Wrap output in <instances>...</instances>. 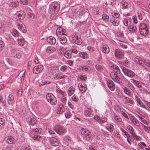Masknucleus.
Wrapping results in <instances>:
<instances>
[{
	"label": "nucleus",
	"instance_id": "obj_1",
	"mask_svg": "<svg viewBox=\"0 0 150 150\" xmlns=\"http://www.w3.org/2000/svg\"><path fill=\"white\" fill-rule=\"evenodd\" d=\"M60 9V4L57 2H54L51 4L49 8L50 13L54 16H55L59 11Z\"/></svg>",
	"mask_w": 150,
	"mask_h": 150
},
{
	"label": "nucleus",
	"instance_id": "obj_2",
	"mask_svg": "<svg viewBox=\"0 0 150 150\" xmlns=\"http://www.w3.org/2000/svg\"><path fill=\"white\" fill-rule=\"evenodd\" d=\"M139 31L140 34L145 36L149 33L148 27L146 24L144 23H140L139 26Z\"/></svg>",
	"mask_w": 150,
	"mask_h": 150
},
{
	"label": "nucleus",
	"instance_id": "obj_3",
	"mask_svg": "<svg viewBox=\"0 0 150 150\" xmlns=\"http://www.w3.org/2000/svg\"><path fill=\"white\" fill-rule=\"evenodd\" d=\"M54 130L56 133L60 135L64 134L67 132L65 128L58 125H56L54 126Z\"/></svg>",
	"mask_w": 150,
	"mask_h": 150
},
{
	"label": "nucleus",
	"instance_id": "obj_4",
	"mask_svg": "<svg viewBox=\"0 0 150 150\" xmlns=\"http://www.w3.org/2000/svg\"><path fill=\"white\" fill-rule=\"evenodd\" d=\"M47 100L52 105H54L57 103L56 98L52 93H48L46 96Z\"/></svg>",
	"mask_w": 150,
	"mask_h": 150
},
{
	"label": "nucleus",
	"instance_id": "obj_5",
	"mask_svg": "<svg viewBox=\"0 0 150 150\" xmlns=\"http://www.w3.org/2000/svg\"><path fill=\"white\" fill-rule=\"evenodd\" d=\"M121 69L124 73L128 77L132 78L134 76L135 73L131 70L124 67H122Z\"/></svg>",
	"mask_w": 150,
	"mask_h": 150
},
{
	"label": "nucleus",
	"instance_id": "obj_6",
	"mask_svg": "<svg viewBox=\"0 0 150 150\" xmlns=\"http://www.w3.org/2000/svg\"><path fill=\"white\" fill-rule=\"evenodd\" d=\"M16 25L18 29L23 33L26 32V28L22 22L19 20H18L16 21Z\"/></svg>",
	"mask_w": 150,
	"mask_h": 150
},
{
	"label": "nucleus",
	"instance_id": "obj_7",
	"mask_svg": "<svg viewBox=\"0 0 150 150\" xmlns=\"http://www.w3.org/2000/svg\"><path fill=\"white\" fill-rule=\"evenodd\" d=\"M16 25L18 29L23 33L26 32V28L22 22L19 20H18L16 21Z\"/></svg>",
	"mask_w": 150,
	"mask_h": 150
},
{
	"label": "nucleus",
	"instance_id": "obj_8",
	"mask_svg": "<svg viewBox=\"0 0 150 150\" xmlns=\"http://www.w3.org/2000/svg\"><path fill=\"white\" fill-rule=\"evenodd\" d=\"M16 25L18 29L23 33L26 32V28L22 22L19 20H18L16 21Z\"/></svg>",
	"mask_w": 150,
	"mask_h": 150
},
{
	"label": "nucleus",
	"instance_id": "obj_9",
	"mask_svg": "<svg viewBox=\"0 0 150 150\" xmlns=\"http://www.w3.org/2000/svg\"><path fill=\"white\" fill-rule=\"evenodd\" d=\"M81 134L83 135L85 137H88V140L89 141L90 140L91 136V133L89 131L86 129L82 128L81 129Z\"/></svg>",
	"mask_w": 150,
	"mask_h": 150
},
{
	"label": "nucleus",
	"instance_id": "obj_10",
	"mask_svg": "<svg viewBox=\"0 0 150 150\" xmlns=\"http://www.w3.org/2000/svg\"><path fill=\"white\" fill-rule=\"evenodd\" d=\"M115 57L117 58L121 59L123 57L124 52L122 50L119 49H115Z\"/></svg>",
	"mask_w": 150,
	"mask_h": 150
},
{
	"label": "nucleus",
	"instance_id": "obj_11",
	"mask_svg": "<svg viewBox=\"0 0 150 150\" xmlns=\"http://www.w3.org/2000/svg\"><path fill=\"white\" fill-rule=\"evenodd\" d=\"M7 101L9 107H11L14 104V97L11 94H10L7 99Z\"/></svg>",
	"mask_w": 150,
	"mask_h": 150
},
{
	"label": "nucleus",
	"instance_id": "obj_12",
	"mask_svg": "<svg viewBox=\"0 0 150 150\" xmlns=\"http://www.w3.org/2000/svg\"><path fill=\"white\" fill-rule=\"evenodd\" d=\"M107 84L108 88L112 91H113L115 88V84L113 81L111 80L108 79L107 81Z\"/></svg>",
	"mask_w": 150,
	"mask_h": 150
},
{
	"label": "nucleus",
	"instance_id": "obj_13",
	"mask_svg": "<svg viewBox=\"0 0 150 150\" xmlns=\"http://www.w3.org/2000/svg\"><path fill=\"white\" fill-rule=\"evenodd\" d=\"M56 34L57 37L62 35H66L67 34L65 30L61 27L57 28L56 30Z\"/></svg>",
	"mask_w": 150,
	"mask_h": 150
},
{
	"label": "nucleus",
	"instance_id": "obj_14",
	"mask_svg": "<svg viewBox=\"0 0 150 150\" xmlns=\"http://www.w3.org/2000/svg\"><path fill=\"white\" fill-rule=\"evenodd\" d=\"M43 69V66L41 65H39L34 67L33 72L35 74H38L41 72Z\"/></svg>",
	"mask_w": 150,
	"mask_h": 150
},
{
	"label": "nucleus",
	"instance_id": "obj_15",
	"mask_svg": "<svg viewBox=\"0 0 150 150\" xmlns=\"http://www.w3.org/2000/svg\"><path fill=\"white\" fill-rule=\"evenodd\" d=\"M67 77L66 75L64 74L60 71H57V73L55 76H54V79L55 80H58L64 79Z\"/></svg>",
	"mask_w": 150,
	"mask_h": 150
},
{
	"label": "nucleus",
	"instance_id": "obj_16",
	"mask_svg": "<svg viewBox=\"0 0 150 150\" xmlns=\"http://www.w3.org/2000/svg\"><path fill=\"white\" fill-rule=\"evenodd\" d=\"M50 141L51 144L53 146H57L59 144V141L55 137H51Z\"/></svg>",
	"mask_w": 150,
	"mask_h": 150
},
{
	"label": "nucleus",
	"instance_id": "obj_17",
	"mask_svg": "<svg viewBox=\"0 0 150 150\" xmlns=\"http://www.w3.org/2000/svg\"><path fill=\"white\" fill-rule=\"evenodd\" d=\"M78 86L80 90L82 93H83L85 92L87 89V86L86 84L79 83L78 84Z\"/></svg>",
	"mask_w": 150,
	"mask_h": 150
},
{
	"label": "nucleus",
	"instance_id": "obj_18",
	"mask_svg": "<svg viewBox=\"0 0 150 150\" xmlns=\"http://www.w3.org/2000/svg\"><path fill=\"white\" fill-rule=\"evenodd\" d=\"M81 70L83 72L87 73L88 74L91 73V68L89 66L87 65L81 66Z\"/></svg>",
	"mask_w": 150,
	"mask_h": 150
},
{
	"label": "nucleus",
	"instance_id": "obj_19",
	"mask_svg": "<svg viewBox=\"0 0 150 150\" xmlns=\"http://www.w3.org/2000/svg\"><path fill=\"white\" fill-rule=\"evenodd\" d=\"M73 41L75 44L80 45L81 44L82 40L78 36H74L73 37Z\"/></svg>",
	"mask_w": 150,
	"mask_h": 150
},
{
	"label": "nucleus",
	"instance_id": "obj_20",
	"mask_svg": "<svg viewBox=\"0 0 150 150\" xmlns=\"http://www.w3.org/2000/svg\"><path fill=\"white\" fill-rule=\"evenodd\" d=\"M84 114L86 117L91 116L93 115L92 111L90 108H86L84 111Z\"/></svg>",
	"mask_w": 150,
	"mask_h": 150
},
{
	"label": "nucleus",
	"instance_id": "obj_21",
	"mask_svg": "<svg viewBox=\"0 0 150 150\" xmlns=\"http://www.w3.org/2000/svg\"><path fill=\"white\" fill-rule=\"evenodd\" d=\"M65 109L63 107V105L62 104H59L58 107L56 110V112L58 114L62 113L64 111Z\"/></svg>",
	"mask_w": 150,
	"mask_h": 150
},
{
	"label": "nucleus",
	"instance_id": "obj_22",
	"mask_svg": "<svg viewBox=\"0 0 150 150\" xmlns=\"http://www.w3.org/2000/svg\"><path fill=\"white\" fill-rule=\"evenodd\" d=\"M101 49L102 51L104 53L108 54L110 52L109 47L107 45H102Z\"/></svg>",
	"mask_w": 150,
	"mask_h": 150
},
{
	"label": "nucleus",
	"instance_id": "obj_23",
	"mask_svg": "<svg viewBox=\"0 0 150 150\" xmlns=\"http://www.w3.org/2000/svg\"><path fill=\"white\" fill-rule=\"evenodd\" d=\"M58 37V40L60 42L61 44H65L67 41V39L65 36V35L59 36Z\"/></svg>",
	"mask_w": 150,
	"mask_h": 150
},
{
	"label": "nucleus",
	"instance_id": "obj_24",
	"mask_svg": "<svg viewBox=\"0 0 150 150\" xmlns=\"http://www.w3.org/2000/svg\"><path fill=\"white\" fill-rule=\"evenodd\" d=\"M134 99L137 101L138 104L139 105L140 107L146 109L145 106V105H144L143 103L142 102L141 100L137 95H135V96Z\"/></svg>",
	"mask_w": 150,
	"mask_h": 150
},
{
	"label": "nucleus",
	"instance_id": "obj_25",
	"mask_svg": "<svg viewBox=\"0 0 150 150\" xmlns=\"http://www.w3.org/2000/svg\"><path fill=\"white\" fill-rule=\"evenodd\" d=\"M47 42L50 44L54 45L56 42V40L54 37L50 36L47 38Z\"/></svg>",
	"mask_w": 150,
	"mask_h": 150
},
{
	"label": "nucleus",
	"instance_id": "obj_26",
	"mask_svg": "<svg viewBox=\"0 0 150 150\" xmlns=\"http://www.w3.org/2000/svg\"><path fill=\"white\" fill-rule=\"evenodd\" d=\"M27 121L28 122L29 125H33L36 124V122L35 118L30 117H28L27 119Z\"/></svg>",
	"mask_w": 150,
	"mask_h": 150
},
{
	"label": "nucleus",
	"instance_id": "obj_27",
	"mask_svg": "<svg viewBox=\"0 0 150 150\" xmlns=\"http://www.w3.org/2000/svg\"><path fill=\"white\" fill-rule=\"evenodd\" d=\"M134 60L135 62L137 64L142 65L144 62L141 57L137 56L136 57L134 58Z\"/></svg>",
	"mask_w": 150,
	"mask_h": 150
},
{
	"label": "nucleus",
	"instance_id": "obj_28",
	"mask_svg": "<svg viewBox=\"0 0 150 150\" xmlns=\"http://www.w3.org/2000/svg\"><path fill=\"white\" fill-rule=\"evenodd\" d=\"M133 84L137 88H142V84H143L142 83L135 80L133 79Z\"/></svg>",
	"mask_w": 150,
	"mask_h": 150
},
{
	"label": "nucleus",
	"instance_id": "obj_29",
	"mask_svg": "<svg viewBox=\"0 0 150 150\" xmlns=\"http://www.w3.org/2000/svg\"><path fill=\"white\" fill-rule=\"evenodd\" d=\"M56 48L58 49V48L57 47L56 48H55L53 47L49 46L47 48L46 50V52L48 53H51L55 51Z\"/></svg>",
	"mask_w": 150,
	"mask_h": 150
},
{
	"label": "nucleus",
	"instance_id": "obj_30",
	"mask_svg": "<svg viewBox=\"0 0 150 150\" xmlns=\"http://www.w3.org/2000/svg\"><path fill=\"white\" fill-rule=\"evenodd\" d=\"M6 141L8 144H13L15 143V140L12 137H8L6 140Z\"/></svg>",
	"mask_w": 150,
	"mask_h": 150
},
{
	"label": "nucleus",
	"instance_id": "obj_31",
	"mask_svg": "<svg viewBox=\"0 0 150 150\" xmlns=\"http://www.w3.org/2000/svg\"><path fill=\"white\" fill-rule=\"evenodd\" d=\"M128 29L130 32L136 33L137 32L136 26L134 24L130 25L128 27Z\"/></svg>",
	"mask_w": 150,
	"mask_h": 150
},
{
	"label": "nucleus",
	"instance_id": "obj_32",
	"mask_svg": "<svg viewBox=\"0 0 150 150\" xmlns=\"http://www.w3.org/2000/svg\"><path fill=\"white\" fill-rule=\"evenodd\" d=\"M122 89L126 94L130 96H132V94L129 89L125 86H123Z\"/></svg>",
	"mask_w": 150,
	"mask_h": 150
},
{
	"label": "nucleus",
	"instance_id": "obj_33",
	"mask_svg": "<svg viewBox=\"0 0 150 150\" xmlns=\"http://www.w3.org/2000/svg\"><path fill=\"white\" fill-rule=\"evenodd\" d=\"M111 69H113V72H114L115 73L119 74L120 72V70L118 67L114 65H113L111 67Z\"/></svg>",
	"mask_w": 150,
	"mask_h": 150
},
{
	"label": "nucleus",
	"instance_id": "obj_34",
	"mask_svg": "<svg viewBox=\"0 0 150 150\" xmlns=\"http://www.w3.org/2000/svg\"><path fill=\"white\" fill-rule=\"evenodd\" d=\"M57 70L55 69L50 70L49 72V75L51 77L54 79V76H55L57 73Z\"/></svg>",
	"mask_w": 150,
	"mask_h": 150
},
{
	"label": "nucleus",
	"instance_id": "obj_35",
	"mask_svg": "<svg viewBox=\"0 0 150 150\" xmlns=\"http://www.w3.org/2000/svg\"><path fill=\"white\" fill-rule=\"evenodd\" d=\"M42 129L40 128H36L33 129L32 132L34 134H40L42 132Z\"/></svg>",
	"mask_w": 150,
	"mask_h": 150
},
{
	"label": "nucleus",
	"instance_id": "obj_36",
	"mask_svg": "<svg viewBox=\"0 0 150 150\" xmlns=\"http://www.w3.org/2000/svg\"><path fill=\"white\" fill-rule=\"evenodd\" d=\"M19 3L16 0H12L10 2V5L12 7H16L18 6Z\"/></svg>",
	"mask_w": 150,
	"mask_h": 150
},
{
	"label": "nucleus",
	"instance_id": "obj_37",
	"mask_svg": "<svg viewBox=\"0 0 150 150\" xmlns=\"http://www.w3.org/2000/svg\"><path fill=\"white\" fill-rule=\"evenodd\" d=\"M79 56L81 57L83 59H86L88 57V54L85 52H80L79 54Z\"/></svg>",
	"mask_w": 150,
	"mask_h": 150
},
{
	"label": "nucleus",
	"instance_id": "obj_38",
	"mask_svg": "<svg viewBox=\"0 0 150 150\" xmlns=\"http://www.w3.org/2000/svg\"><path fill=\"white\" fill-rule=\"evenodd\" d=\"M27 112L26 109L24 108H22L20 110L19 113L22 115L23 116H25L27 114Z\"/></svg>",
	"mask_w": 150,
	"mask_h": 150
},
{
	"label": "nucleus",
	"instance_id": "obj_39",
	"mask_svg": "<svg viewBox=\"0 0 150 150\" xmlns=\"http://www.w3.org/2000/svg\"><path fill=\"white\" fill-rule=\"evenodd\" d=\"M5 122V120L4 119L0 118V130L4 128Z\"/></svg>",
	"mask_w": 150,
	"mask_h": 150
},
{
	"label": "nucleus",
	"instance_id": "obj_40",
	"mask_svg": "<svg viewBox=\"0 0 150 150\" xmlns=\"http://www.w3.org/2000/svg\"><path fill=\"white\" fill-rule=\"evenodd\" d=\"M78 79L80 81H86V79H87V77L85 75H84L81 74L79 75Z\"/></svg>",
	"mask_w": 150,
	"mask_h": 150
},
{
	"label": "nucleus",
	"instance_id": "obj_41",
	"mask_svg": "<svg viewBox=\"0 0 150 150\" xmlns=\"http://www.w3.org/2000/svg\"><path fill=\"white\" fill-rule=\"evenodd\" d=\"M75 89L73 86H71L68 89V96H70L72 95L74 92Z\"/></svg>",
	"mask_w": 150,
	"mask_h": 150
},
{
	"label": "nucleus",
	"instance_id": "obj_42",
	"mask_svg": "<svg viewBox=\"0 0 150 150\" xmlns=\"http://www.w3.org/2000/svg\"><path fill=\"white\" fill-rule=\"evenodd\" d=\"M124 99L126 100V103L128 105H132L133 103V101L130 98H129L127 97H125Z\"/></svg>",
	"mask_w": 150,
	"mask_h": 150
},
{
	"label": "nucleus",
	"instance_id": "obj_43",
	"mask_svg": "<svg viewBox=\"0 0 150 150\" xmlns=\"http://www.w3.org/2000/svg\"><path fill=\"white\" fill-rule=\"evenodd\" d=\"M114 120L117 122H121L122 119L120 116L114 114L113 117Z\"/></svg>",
	"mask_w": 150,
	"mask_h": 150
},
{
	"label": "nucleus",
	"instance_id": "obj_44",
	"mask_svg": "<svg viewBox=\"0 0 150 150\" xmlns=\"http://www.w3.org/2000/svg\"><path fill=\"white\" fill-rule=\"evenodd\" d=\"M106 129L109 132H112L114 129L113 126L110 124H108L106 126Z\"/></svg>",
	"mask_w": 150,
	"mask_h": 150
},
{
	"label": "nucleus",
	"instance_id": "obj_45",
	"mask_svg": "<svg viewBox=\"0 0 150 150\" xmlns=\"http://www.w3.org/2000/svg\"><path fill=\"white\" fill-rule=\"evenodd\" d=\"M132 137L136 141H139L141 139L140 137L139 136L137 135L136 134L135 132L132 134Z\"/></svg>",
	"mask_w": 150,
	"mask_h": 150
},
{
	"label": "nucleus",
	"instance_id": "obj_46",
	"mask_svg": "<svg viewBox=\"0 0 150 150\" xmlns=\"http://www.w3.org/2000/svg\"><path fill=\"white\" fill-rule=\"evenodd\" d=\"M25 71H22L21 72L18 76H21V81H23L24 80V76L25 75Z\"/></svg>",
	"mask_w": 150,
	"mask_h": 150
},
{
	"label": "nucleus",
	"instance_id": "obj_47",
	"mask_svg": "<svg viewBox=\"0 0 150 150\" xmlns=\"http://www.w3.org/2000/svg\"><path fill=\"white\" fill-rule=\"evenodd\" d=\"M95 68L97 71H102L103 69V67L99 64H96V65Z\"/></svg>",
	"mask_w": 150,
	"mask_h": 150
},
{
	"label": "nucleus",
	"instance_id": "obj_48",
	"mask_svg": "<svg viewBox=\"0 0 150 150\" xmlns=\"http://www.w3.org/2000/svg\"><path fill=\"white\" fill-rule=\"evenodd\" d=\"M110 21L112 23L113 25L114 26H116L119 25V21L117 20H110Z\"/></svg>",
	"mask_w": 150,
	"mask_h": 150
},
{
	"label": "nucleus",
	"instance_id": "obj_49",
	"mask_svg": "<svg viewBox=\"0 0 150 150\" xmlns=\"http://www.w3.org/2000/svg\"><path fill=\"white\" fill-rule=\"evenodd\" d=\"M18 44L21 46H23L24 42V40L23 38H21L18 39Z\"/></svg>",
	"mask_w": 150,
	"mask_h": 150
},
{
	"label": "nucleus",
	"instance_id": "obj_50",
	"mask_svg": "<svg viewBox=\"0 0 150 150\" xmlns=\"http://www.w3.org/2000/svg\"><path fill=\"white\" fill-rule=\"evenodd\" d=\"M65 57L68 59H70L71 57V53L69 51H66L64 53Z\"/></svg>",
	"mask_w": 150,
	"mask_h": 150
},
{
	"label": "nucleus",
	"instance_id": "obj_51",
	"mask_svg": "<svg viewBox=\"0 0 150 150\" xmlns=\"http://www.w3.org/2000/svg\"><path fill=\"white\" fill-rule=\"evenodd\" d=\"M12 35L16 37L19 36L20 35V34L18 32L16 29H14L12 32Z\"/></svg>",
	"mask_w": 150,
	"mask_h": 150
},
{
	"label": "nucleus",
	"instance_id": "obj_52",
	"mask_svg": "<svg viewBox=\"0 0 150 150\" xmlns=\"http://www.w3.org/2000/svg\"><path fill=\"white\" fill-rule=\"evenodd\" d=\"M110 76L112 79L114 81L117 76L115 72H112L110 73Z\"/></svg>",
	"mask_w": 150,
	"mask_h": 150
},
{
	"label": "nucleus",
	"instance_id": "obj_53",
	"mask_svg": "<svg viewBox=\"0 0 150 150\" xmlns=\"http://www.w3.org/2000/svg\"><path fill=\"white\" fill-rule=\"evenodd\" d=\"M61 101L63 105H64L66 104L67 102V98L64 96H63L61 97Z\"/></svg>",
	"mask_w": 150,
	"mask_h": 150
},
{
	"label": "nucleus",
	"instance_id": "obj_54",
	"mask_svg": "<svg viewBox=\"0 0 150 150\" xmlns=\"http://www.w3.org/2000/svg\"><path fill=\"white\" fill-rule=\"evenodd\" d=\"M141 124L144 127V129L145 131L148 132H150V127H148L144 125L143 124L141 123Z\"/></svg>",
	"mask_w": 150,
	"mask_h": 150
},
{
	"label": "nucleus",
	"instance_id": "obj_55",
	"mask_svg": "<svg viewBox=\"0 0 150 150\" xmlns=\"http://www.w3.org/2000/svg\"><path fill=\"white\" fill-rule=\"evenodd\" d=\"M4 43L3 41L0 40V52L4 48Z\"/></svg>",
	"mask_w": 150,
	"mask_h": 150
},
{
	"label": "nucleus",
	"instance_id": "obj_56",
	"mask_svg": "<svg viewBox=\"0 0 150 150\" xmlns=\"http://www.w3.org/2000/svg\"><path fill=\"white\" fill-rule=\"evenodd\" d=\"M87 49L90 52H93L95 50V48L91 46H88L87 48Z\"/></svg>",
	"mask_w": 150,
	"mask_h": 150
},
{
	"label": "nucleus",
	"instance_id": "obj_57",
	"mask_svg": "<svg viewBox=\"0 0 150 150\" xmlns=\"http://www.w3.org/2000/svg\"><path fill=\"white\" fill-rule=\"evenodd\" d=\"M122 9H126L127 8L128 3L126 2H125L123 3H122Z\"/></svg>",
	"mask_w": 150,
	"mask_h": 150
},
{
	"label": "nucleus",
	"instance_id": "obj_58",
	"mask_svg": "<svg viewBox=\"0 0 150 150\" xmlns=\"http://www.w3.org/2000/svg\"><path fill=\"white\" fill-rule=\"evenodd\" d=\"M50 83V81H42V82L40 83V85L41 86H43L45 84H48Z\"/></svg>",
	"mask_w": 150,
	"mask_h": 150
},
{
	"label": "nucleus",
	"instance_id": "obj_59",
	"mask_svg": "<svg viewBox=\"0 0 150 150\" xmlns=\"http://www.w3.org/2000/svg\"><path fill=\"white\" fill-rule=\"evenodd\" d=\"M115 111L117 113H120L122 111H121V109L120 108V107L118 105H116L115 106Z\"/></svg>",
	"mask_w": 150,
	"mask_h": 150
},
{
	"label": "nucleus",
	"instance_id": "obj_60",
	"mask_svg": "<svg viewBox=\"0 0 150 150\" xmlns=\"http://www.w3.org/2000/svg\"><path fill=\"white\" fill-rule=\"evenodd\" d=\"M68 67L66 65H63L61 66L60 69V70L63 72L65 71L67 69Z\"/></svg>",
	"mask_w": 150,
	"mask_h": 150
},
{
	"label": "nucleus",
	"instance_id": "obj_61",
	"mask_svg": "<svg viewBox=\"0 0 150 150\" xmlns=\"http://www.w3.org/2000/svg\"><path fill=\"white\" fill-rule=\"evenodd\" d=\"M48 132L50 134H55V131L54 130V128L53 129L49 128L48 129Z\"/></svg>",
	"mask_w": 150,
	"mask_h": 150
},
{
	"label": "nucleus",
	"instance_id": "obj_62",
	"mask_svg": "<svg viewBox=\"0 0 150 150\" xmlns=\"http://www.w3.org/2000/svg\"><path fill=\"white\" fill-rule=\"evenodd\" d=\"M102 19L105 21H107L109 19V17L106 14H104L103 16Z\"/></svg>",
	"mask_w": 150,
	"mask_h": 150
},
{
	"label": "nucleus",
	"instance_id": "obj_63",
	"mask_svg": "<svg viewBox=\"0 0 150 150\" xmlns=\"http://www.w3.org/2000/svg\"><path fill=\"white\" fill-rule=\"evenodd\" d=\"M134 125L137 126H139V124L137 119L136 118L132 122Z\"/></svg>",
	"mask_w": 150,
	"mask_h": 150
},
{
	"label": "nucleus",
	"instance_id": "obj_64",
	"mask_svg": "<svg viewBox=\"0 0 150 150\" xmlns=\"http://www.w3.org/2000/svg\"><path fill=\"white\" fill-rule=\"evenodd\" d=\"M27 15L28 16V18H30V19H33L34 18V15L32 13L29 12L28 13Z\"/></svg>",
	"mask_w": 150,
	"mask_h": 150
}]
</instances>
